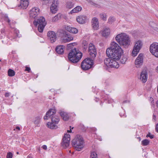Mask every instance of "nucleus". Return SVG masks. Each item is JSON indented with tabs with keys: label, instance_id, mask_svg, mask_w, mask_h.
I'll list each match as a JSON object with an SVG mask.
<instances>
[{
	"label": "nucleus",
	"instance_id": "1",
	"mask_svg": "<svg viewBox=\"0 0 158 158\" xmlns=\"http://www.w3.org/2000/svg\"><path fill=\"white\" fill-rule=\"evenodd\" d=\"M123 53V52L119 46L114 42H112L111 46L106 51L107 56L116 60H118Z\"/></svg>",
	"mask_w": 158,
	"mask_h": 158
},
{
	"label": "nucleus",
	"instance_id": "2",
	"mask_svg": "<svg viewBox=\"0 0 158 158\" xmlns=\"http://www.w3.org/2000/svg\"><path fill=\"white\" fill-rule=\"evenodd\" d=\"M82 56L81 52L75 48L72 50L69 53L68 58L71 62L76 63L80 60Z\"/></svg>",
	"mask_w": 158,
	"mask_h": 158
},
{
	"label": "nucleus",
	"instance_id": "3",
	"mask_svg": "<svg viewBox=\"0 0 158 158\" xmlns=\"http://www.w3.org/2000/svg\"><path fill=\"white\" fill-rule=\"evenodd\" d=\"M116 41L121 46H128L130 43V40L128 35L123 33L117 35L115 37Z\"/></svg>",
	"mask_w": 158,
	"mask_h": 158
},
{
	"label": "nucleus",
	"instance_id": "4",
	"mask_svg": "<svg viewBox=\"0 0 158 158\" xmlns=\"http://www.w3.org/2000/svg\"><path fill=\"white\" fill-rule=\"evenodd\" d=\"M84 142L82 136L80 135H76L72 141V145L77 151H80L84 147Z\"/></svg>",
	"mask_w": 158,
	"mask_h": 158
},
{
	"label": "nucleus",
	"instance_id": "5",
	"mask_svg": "<svg viewBox=\"0 0 158 158\" xmlns=\"http://www.w3.org/2000/svg\"><path fill=\"white\" fill-rule=\"evenodd\" d=\"M93 64V59L91 58H88L85 59L81 62V67L82 69L84 70L89 69Z\"/></svg>",
	"mask_w": 158,
	"mask_h": 158
},
{
	"label": "nucleus",
	"instance_id": "6",
	"mask_svg": "<svg viewBox=\"0 0 158 158\" xmlns=\"http://www.w3.org/2000/svg\"><path fill=\"white\" fill-rule=\"evenodd\" d=\"M142 45L143 43L141 40H139L135 42L131 53L133 56L135 57L137 55L142 48Z\"/></svg>",
	"mask_w": 158,
	"mask_h": 158
},
{
	"label": "nucleus",
	"instance_id": "7",
	"mask_svg": "<svg viewBox=\"0 0 158 158\" xmlns=\"http://www.w3.org/2000/svg\"><path fill=\"white\" fill-rule=\"evenodd\" d=\"M150 51L152 55L158 58V43H153L150 47Z\"/></svg>",
	"mask_w": 158,
	"mask_h": 158
},
{
	"label": "nucleus",
	"instance_id": "8",
	"mask_svg": "<svg viewBox=\"0 0 158 158\" xmlns=\"http://www.w3.org/2000/svg\"><path fill=\"white\" fill-rule=\"evenodd\" d=\"M88 51L92 59H93L96 57L97 54L96 48L93 44L90 43L89 44Z\"/></svg>",
	"mask_w": 158,
	"mask_h": 158
},
{
	"label": "nucleus",
	"instance_id": "9",
	"mask_svg": "<svg viewBox=\"0 0 158 158\" xmlns=\"http://www.w3.org/2000/svg\"><path fill=\"white\" fill-rule=\"evenodd\" d=\"M70 140V135L69 134H65L63 138V141L61 143L64 148H65L69 146Z\"/></svg>",
	"mask_w": 158,
	"mask_h": 158
},
{
	"label": "nucleus",
	"instance_id": "10",
	"mask_svg": "<svg viewBox=\"0 0 158 158\" xmlns=\"http://www.w3.org/2000/svg\"><path fill=\"white\" fill-rule=\"evenodd\" d=\"M47 36L52 43L55 42L56 39L55 33L53 31H50L48 32Z\"/></svg>",
	"mask_w": 158,
	"mask_h": 158
},
{
	"label": "nucleus",
	"instance_id": "11",
	"mask_svg": "<svg viewBox=\"0 0 158 158\" xmlns=\"http://www.w3.org/2000/svg\"><path fill=\"white\" fill-rule=\"evenodd\" d=\"M40 9L37 7L32 8L30 11V17L35 18L40 13Z\"/></svg>",
	"mask_w": 158,
	"mask_h": 158
},
{
	"label": "nucleus",
	"instance_id": "12",
	"mask_svg": "<svg viewBox=\"0 0 158 158\" xmlns=\"http://www.w3.org/2000/svg\"><path fill=\"white\" fill-rule=\"evenodd\" d=\"M58 0H53L51 6L50 7L51 12L55 13L58 10L57 6L58 4Z\"/></svg>",
	"mask_w": 158,
	"mask_h": 158
},
{
	"label": "nucleus",
	"instance_id": "13",
	"mask_svg": "<svg viewBox=\"0 0 158 158\" xmlns=\"http://www.w3.org/2000/svg\"><path fill=\"white\" fill-rule=\"evenodd\" d=\"M34 24L36 26L37 25H46V23L45 22V18L43 17H40L36 20H35L34 21Z\"/></svg>",
	"mask_w": 158,
	"mask_h": 158
},
{
	"label": "nucleus",
	"instance_id": "14",
	"mask_svg": "<svg viewBox=\"0 0 158 158\" xmlns=\"http://www.w3.org/2000/svg\"><path fill=\"white\" fill-rule=\"evenodd\" d=\"M143 55L141 53L139 54L135 60V64L137 67H139L143 64Z\"/></svg>",
	"mask_w": 158,
	"mask_h": 158
},
{
	"label": "nucleus",
	"instance_id": "15",
	"mask_svg": "<svg viewBox=\"0 0 158 158\" xmlns=\"http://www.w3.org/2000/svg\"><path fill=\"white\" fill-rule=\"evenodd\" d=\"M56 110L54 109H50L46 113V115L44 117V119L47 120L49 118H51L52 116L55 115Z\"/></svg>",
	"mask_w": 158,
	"mask_h": 158
},
{
	"label": "nucleus",
	"instance_id": "16",
	"mask_svg": "<svg viewBox=\"0 0 158 158\" xmlns=\"http://www.w3.org/2000/svg\"><path fill=\"white\" fill-rule=\"evenodd\" d=\"M148 78V74L145 71H142L140 75V79L142 82L144 83L147 81Z\"/></svg>",
	"mask_w": 158,
	"mask_h": 158
},
{
	"label": "nucleus",
	"instance_id": "17",
	"mask_svg": "<svg viewBox=\"0 0 158 158\" xmlns=\"http://www.w3.org/2000/svg\"><path fill=\"white\" fill-rule=\"evenodd\" d=\"M87 19V17L85 16L80 15L76 18V20L78 23L80 24L84 23Z\"/></svg>",
	"mask_w": 158,
	"mask_h": 158
},
{
	"label": "nucleus",
	"instance_id": "18",
	"mask_svg": "<svg viewBox=\"0 0 158 158\" xmlns=\"http://www.w3.org/2000/svg\"><path fill=\"white\" fill-rule=\"evenodd\" d=\"M116 60L112 59L111 62L109 63V66L111 68H118L119 67V64L116 61Z\"/></svg>",
	"mask_w": 158,
	"mask_h": 158
},
{
	"label": "nucleus",
	"instance_id": "19",
	"mask_svg": "<svg viewBox=\"0 0 158 158\" xmlns=\"http://www.w3.org/2000/svg\"><path fill=\"white\" fill-rule=\"evenodd\" d=\"M29 4V2L28 0H21L20 1V6H21V8L23 9H26Z\"/></svg>",
	"mask_w": 158,
	"mask_h": 158
},
{
	"label": "nucleus",
	"instance_id": "20",
	"mask_svg": "<svg viewBox=\"0 0 158 158\" xmlns=\"http://www.w3.org/2000/svg\"><path fill=\"white\" fill-rule=\"evenodd\" d=\"M65 47L63 45H59L56 48V52L59 54H62L64 53V49Z\"/></svg>",
	"mask_w": 158,
	"mask_h": 158
},
{
	"label": "nucleus",
	"instance_id": "21",
	"mask_svg": "<svg viewBox=\"0 0 158 158\" xmlns=\"http://www.w3.org/2000/svg\"><path fill=\"white\" fill-rule=\"evenodd\" d=\"M92 22L93 28L94 29H97L99 27V22L98 19L96 17L93 18Z\"/></svg>",
	"mask_w": 158,
	"mask_h": 158
},
{
	"label": "nucleus",
	"instance_id": "22",
	"mask_svg": "<svg viewBox=\"0 0 158 158\" xmlns=\"http://www.w3.org/2000/svg\"><path fill=\"white\" fill-rule=\"evenodd\" d=\"M66 29L69 32L72 33L76 34L78 32V30L76 28L70 27H67Z\"/></svg>",
	"mask_w": 158,
	"mask_h": 158
},
{
	"label": "nucleus",
	"instance_id": "23",
	"mask_svg": "<svg viewBox=\"0 0 158 158\" xmlns=\"http://www.w3.org/2000/svg\"><path fill=\"white\" fill-rule=\"evenodd\" d=\"M73 36L70 34H67L65 36L64 40L65 42H69L73 40Z\"/></svg>",
	"mask_w": 158,
	"mask_h": 158
},
{
	"label": "nucleus",
	"instance_id": "24",
	"mask_svg": "<svg viewBox=\"0 0 158 158\" xmlns=\"http://www.w3.org/2000/svg\"><path fill=\"white\" fill-rule=\"evenodd\" d=\"M88 43L86 41H83L82 43V50L83 52H85L88 48Z\"/></svg>",
	"mask_w": 158,
	"mask_h": 158
},
{
	"label": "nucleus",
	"instance_id": "25",
	"mask_svg": "<svg viewBox=\"0 0 158 158\" xmlns=\"http://www.w3.org/2000/svg\"><path fill=\"white\" fill-rule=\"evenodd\" d=\"M110 34V30L109 28L105 29L102 32V34L103 36L107 37Z\"/></svg>",
	"mask_w": 158,
	"mask_h": 158
},
{
	"label": "nucleus",
	"instance_id": "26",
	"mask_svg": "<svg viewBox=\"0 0 158 158\" xmlns=\"http://www.w3.org/2000/svg\"><path fill=\"white\" fill-rule=\"evenodd\" d=\"M60 114L64 120L66 121L68 119L69 116L67 113L64 112H61Z\"/></svg>",
	"mask_w": 158,
	"mask_h": 158
},
{
	"label": "nucleus",
	"instance_id": "27",
	"mask_svg": "<svg viewBox=\"0 0 158 158\" xmlns=\"http://www.w3.org/2000/svg\"><path fill=\"white\" fill-rule=\"evenodd\" d=\"M56 124L52 122L51 123L48 122L47 123V126L49 128L51 129H54L57 128V126L56 125Z\"/></svg>",
	"mask_w": 158,
	"mask_h": 158
},
{
	"label": "nucleus",
	"instance_id": "28",
	"mask_svg": "<svg viewBox=\"0 0 158 158\" xmlns=\"http://www.w3.org/2000/svg\"><path fill=\"white\" fill-rule=\"evenodd\" d=\"M81 10L82 7L81 6H77L71 10L70 13L72 14L73 13H77L81 11Z\"/></svg>",
	"mask_w": 158,
	"mask_h": 158
},
{
	"label": "nucleus",
	"instance_id": "29",
	"mask_svg": "<svg viewBox=\"0 0 158 158\" xmlns=\"http://www.w3.org/2000/svg\"><path fill=\"white\" fill-rule=\"evenodd\" d=\"M51 121L53 123H54L55 124H58L59 121V118L57 116L55 115L52 116V117L51 118Z\"/></svg>",
	"mask_w": 158,
	"mask_h": 158
},
{
	"label": "nucleus",
	"instance_id": "30",
	"mask_svg": "<svg viewBox=\"0 0 158 158\" xmlns=\"http://www.w3.org/2000/svg\"><path fill=\"white\" fill-rule=\"evenodd\" d=\"M41 118L39 117H37L35 118L34 121V124L37 126H39L40 123Z\"/></svg>",
	"mask_w": 158,
	"mask_h": 158
},
{
	"label": "nucleus",
	"instance_id": "31",
	"mask_svg": "<svg viewBox=\"0 0 158 158\" xmlns=\"http://www.w3.org/2000/svg\"><path fill=\"white\" fill-rule=\"evenodd\" d=\"M149 25L153 28L155 30H157L158 29V26L156 24V23L153 22H151L149 23Z\"/></svg>",
	"mask_w": 158,
	"mask_h": 158
},
{
	"label": "nucleus",
	"instance_id": "32",
	"mask_svg": "<svg viewBox=\"0 0 158 158\" xmlns=\"http://www.w3.org/2000/svg\"><path fill=\"white\" fill-rule=\"evenodd\" d=\"M74 6V4L71 1L68 2L66 4V7L67 8L70 9L73 8Z\"/></svg>",
	"mask_w": 158,
	"mask_h": 158
},
{
	"label": "nucleus",
	"instance_id": "33",
	"mask_svg": "<svg viewBox=\"0 0 158 158\" xmlns=\"http://www.w3.org/2000/svg\"><path fill=\"white\" fill-rule=\"evenodd\" d=\"M112 59V58L109 57V58H106L104 60V64L107 66H109V63L111 62Z\"/></svg>",
	"mask_w": 158,
	"mask_h": 158
},
{
	"label": "nucleus",
	"instance_id": "34",
	"mask_svg": "<svg viewBox=\"0 0 158 158\" xmlns=\"http://www.w3.org/2000/svg\"><path fill=\"white\" fill-rule=\"evenodd\" d=\"M8 76L10 77H13L15 75L14 71L10 69L8 70Z\"/></svg>",
	"mask_w": 158,
	"mask_h": 158
},
{
	"label": "nucleus",
	"instance_id": "35",
	"mask_svg": "<svg viewBox=\"0 0 158 158\" xmlns=\"http://www.w3.org/2000/svg\"><path fill=\"white\" fill-rule=\"evenodd\" d=\"M46 25H38V30L40 32H42Z\"/></svg>",
	"mask_w": 158,
	"mask_h": 158
},
{
	"label": "nucleus",
	"instance_id": "36",
	"mask_svg": "<svg viewBox=\"0 0 158 158\" xmlns=\"http://www.w3.org/2000/svg\"><path fill=\"white\" fill-rule=\"evenodd\" d=\"M149 143V141L147 139H145L142 141V144L143 146H146L148 145Z\"/></svg>",
	"mask_w": 158,
	"mask_h": 158
},
{
	"label": "nucleus",
	"instance_id": "37",
	"mask_svg": "<svg viewBox=\"0 0 158 158\" xmlns=\"http://www.w3.org/2000/svg\"><path fill=\"white\" fill-rule=\"evenodd\" d=\"M127 60V58L124 56H123L120 60V62L122 64H124Z\"/></svg>",
	"mask_w": 158,
	"mask_h": 158
},
{
	"label": "nucleus",
	"instance_id": "38",
	"mask_svg": "<svg viewBox=\"0 0 158 158\" xmlns=\"http://www.w3.org/2000/svg\"><path fill=\"white\" fill-rule=\"evenodd\" d=\"M90 158H98L97 154L94 152H92Z\"/></svg>",
	"mask_w": 158,
	"mask_h": 158
},
{
	"label": "nucleus",
	"instance_id": "39",
	"mask_svg": "<svg viewBox=\"0 0 158 158\" xmlns=\"http://www.w3.org/2000/svg\"><path fill=\"white\" fill-rule=\"evenodd\" d=\"M100 18L103 20H106V15L105 14L102 13L100 15Z\"/></svg>",
	"mask_w": 158,
	"mask_h": 158
},
{
	"label": "nucleus",
	"instance_id": "40",
	"mask_svg": "<svg viewBox=\"0 0 158 158\" xmlns=\"http://www.w3.org/2000/svg\"><path fill=\"white\" fill-rule=\"evenodd\" d=\"M115 20L114 18L113 17H110L108 19V22L109 24H112Z\"/></svg>",
	"mask_w": 158,
	"mask_h": 158
},
{
	"label": "nucleus",
	"instance_id": "41",
	"mask_svg": "<svg viewBox=\"0 0 158 158\" xmlns=\"http://www.w3.org/2000/svg\"><path fill=\"white\" fill-rule=\"evenodd\" d=\"M76 44V43H74L69 44L67 45V48L68 49H71L73 48V46L74 45L73 44Z\"/></svg>",
	"mask_w": 158,
	"mask_h": 158
},
{
	"label": "nucleus",
	"instance_id": "42",
	"mask_svg": "<svg viewBox=\"0 0 158 158\" xmlns=\"http://www.w3.org/2000/svg\"><path fill=\"white\" fill-rule=\"evenodd\" d=\"M5 20L8 23L10 26L11 27H12L11 26V23H10V20L9 19L8 17L7 16L6 17V18L5 19Z\"/></svg>",
	"mask_w": 158,
	"mask_h": 158
},
{
	"label": "nucleus",
	"instance_id": "43",
	"mask_svg": "<svg viewBox=\"0 0 158 158\" xmlns=\"http://www.w3.org/2000/svg\"><path fill=\"white\" fill-rule=\"evenodd\" d=\"M13 154L11 152H8L7 155V158H12Z\"/></svg>",
	"mask_w": 158,
	"mask_h": 158
},
{
	"label": "nucleus",
	"instance_id": "44",
	"mask_svg": "<svg viewBox=\"0 0 158 158\" xmlns=\"http://www.w3.org/2000/svg\"><path fill=\"white\" fill-rule=\"evenodd\" d=\"M154 136L153 135H151L150 133H149L146 135L147 137H149L151 139H152L154 138Z\"/></svg>",
	"mask_w": 158,
	"mask_h": 158
},
{
	"label": "nucleus",
	"instance_id": "45",
	"mask_svg": "<svg viewBox=\"0 0 158 158\" xmlns=\"http://www.w3.org/2000/svg\"><path fill=\"white\" fill-rule=\"evenodd\" d=\"M58 19V16L57 15L55 16L52 19V21L53 22L55 21H57Z\"/></svg>",
	"mask_w": 158,
	"mask_h": 158
},
{
	"label": "nucleus",
	"instance_id": "46",
	"mask_svg": "<svg viewBox=\"0 0 158 158\" xmlns=\"http://www.w3.org/2000/svg\"><path fill=\"white\" fill-rule=\"evenodd\" d=\"M16 130H17L18 131H20V127H18V126H17L16 127V128L15 129H14V131H17Z\"/></svg>",
	"mask_w": 158,
	"mask_h": 158
},
{
	"label": "nucleus",
	"instance_id": "47",
	"mask_svg": "<svg viewBox=\"0 0 158 158\" xmlns=\"http://www.w3.org/2000/svg\"><path fill=\"white\" fill-rule=\"evenodd\" d=\"M30 68L28 67H26V69L25 71H28V72H30Z\"/></svg>",
	"mask_w": 158,
	"mask_h": 158
},
{
	"label": "nucleus",
	"instance_id": "48",
	"mask_svg": "<svg viewBox=\"0 0 158 158\" xmlns=\"http://www.w3.org/2000/svg\"><path fill=\"white\" fill-rule=\"evenodd\" d=\"M155 130L158 133V123L156 124Z\"/></svg>",
	"mask_w": 158,
	"mask_h": 158
},
{
	"label": "nucleus",
	"instance_id": "49",
	"mask_svg": "<svg viewBox=\"0 0 158 158\" xmlns=\"http://www.w3.org/2000/svg\"><path fill=\"white\" fill-rule=\"evenodd\" d=\"M42 148L44 149V150H46L47 149V146L46 145H44L42 147Z\"/></svg>",
	"mask_w": 158,
	"mask_h": 158
},
{
	"label": "nucleus",
	"instance_id": "50",
	"mask_svg": "<svg viewBox=\"0 0 158 158\" xmlns=\"http://www.w3.org/2000/svg\"><path fill=\"white\" fill-rule=\"evenodd\" d=\"M10 93H6L5 94V96L6 97H8L10 96Z\"/></svg>",
	"mask_w": 158,
	"mask_h": 158
},
{
	"label": "nucleus",
	"instance_id": "51",
	"mask_svg": "<svg viewBox=\"0 0 158 158\" xmlns=\"http://www.w3.org/2000/svg\"><path fill=\"white\" fill-rule=\"evenodd\" d=\"M151 100H152L151 102V104L152 105H154V100L153 99V98H152V99Z\"/></svg>",
	"mask_w": 158,
	"mask_h": 158
},
{
	"label": "nucleus",
	"instance_id": "52",
	"mask_svg": "<svg viewBox=\"0 0 158 158\" xmlns=\"http://www.w3.org/2000/svg\"><path fill=\"white\" fill-rule=\"evenodd\" d=\"M67 131H68V132H72V130L70 129V130H68Z\"/></svg>",
	"mask_w": 158,
	"mask_h": 158
},
{
	"label": "nucleus",
	"instance_id": "53",
	"mask_svg": "<svg viewBox=\"0 0 158 158\" xmlns=\"http://www.w3.org/2000/svg\"><path fill=\"white\" fill-rule=\"evenodd\" d=\"M156 106L158 107V101H157L156 102Z\"/></svg>",
	"mask_w": 158,
	"mask_h": 158
},
{
	"label": "nucleus",
	"instance_id": "54",
	"mask_svg": "<svg viewBox=\"0 0 158 158\" xmlns=\"http://www.w3.org/2000/svg\"><path fill=\"white\" fill-rule=\"evenodd\" d=\"M27 158H32L30 156H28L27 157Z\"/></svg>",
	"mask_w": 158,
	"mask_h": 158
},
{
	"label": "nucleus",
	"instance_id": "55",
	"mask_svg": "<svg viewBox=\"0 0 158 158\" xmlns=\"http://www.w3.org/2000/svg\"><path fill=\"white\" fill-rule=\"evenodd\" d=\"M156 70H157V72H158V66L157 67Z\"/></svg>",
	"mask_w": 158,
	"mask_h": 158
},
{
	"label": "nucleus",
	"instance_id": "56",
	"mask_svg": "<svg viewBox=\"0 0 158 158\" xmlns=\"http://www.w3.org/2000/svg\"><path fill=\"white\" fill-rule=\"evenodd\" d=\"M81 129L83 131H85V130H84V129H83V128H81Z\"/></svg>",
	"mask_w": 158,
	"mask_h": 158
},
{
	"label": "nucleus",
	"instance_id": "57",
	"mask_svg": "<svg viewBox=\"0 0 158 158\" xmlns=\"http://www.w3.org/2000/svg\"><path fill=\"white\" fill-rule=\"evenodd\" d=\"M17 154H19V152H17Z\"/></svg>",
	"mask_w": 158,
	"mask_h": 158
},
{
	"label": "nucleus",
	"instance_id": "58",
	"mask_svg": "<svg viewBox=\"0 0 158 158\" xmlns=\"http://www.w3.org/2000/svg\"><path fill=\"white\" fill-rule=\"evenodd\" d=\"M14 23H16L15 22H14Z\"/></svg>",
	"mask_w": 158,
	"mask_h": 158
},
{
	"label": "nucleus",
	"instance_id": "59",
	"mask_svg": "<svg viewBox=\"0 0 158 158\" xmlns=\"http://www.w3.org/2000/svg\"><path fill=\"white\" fill-rule=\"evenodd\" d=\"M1 61V60H0V62Z\"/></svg>",
	"mask_w": 158,
	"mask_h": 158
}]
</instances>
